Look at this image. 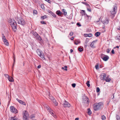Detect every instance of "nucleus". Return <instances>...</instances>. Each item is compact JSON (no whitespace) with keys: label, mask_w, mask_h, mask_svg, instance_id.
<instances>
[{"label":"nucleus","mask_w":120,"mask_h":120,"mask_svg":"<svg viewBox=\"0 0 120 120\" xmlns=\"http://www.w3.org/2000/svg\"><path fill=\"white\" fill-rule=\"evenodd\" d=\"M9 21L13 30L14 31H16L17 30V23L13 19H10Z\"/></svg>","instance_id":"obj_1"},{"label":"nucleus","mask_w":120,"mask_h":120,"mask_svg":"<svg viewBox=\"0 0 120 120\" xmlns=\"http://www.w3.org/2000/svg\"><path fill=\"white\" fill-rule=\"evenodd\" d=\"M109 76L107 77L105 73H102L100 75V77L101 79L104 81H105L107 82H109L111 80V79L108 77Z\"/></svg>","instance_id":"obj_2"},{"label":"nucleus","mask_w":120,"mask_h":120,"mask_svg":"<svg viewBox=\"0 0 120 120\" xmlns=\"http://www.w3.org/2000/svg\"><path fill=\"white\" fill-rule=\"evenodd\" d=\"M103 105L102 102L96 103L94 105V109L95 111L99 110L101 108Z\"/></svg>","instance_id":"obj_3"},{"label":"nucleus","mask_w":120,"mask_h":120,"mask_svg":"<svg viewBox=\"0 0 120 120\" xmlns=\"http://www.w3.org/2000/svg\"><path fill=\"white\" fill-rule=\"evenodd\" d=\"M22 115L24 120H28L29 116V114L28 112L26 110L23 112Z\"/></svg>","instance_id":"obj_4"},{"label":"nucleus","mask_w":120,"mask_h":120,"mask_svg":"<svg viewBox=\"0 0 120 120\" xmlns=\"http://www.w3.org/2000/svg\"><path fill=\"white\" fill-rule=\"evenodd\" d=\"M37 52L38 55L43 60L45 59V58L44 57V55L42 53V51L38 49L37 50Z\"/></svg>","instance_id":"obj_5"},{"label":"nucleus","mask_w":120,"mask_h":120,"mask_svg":"<svg viewBox=\"0 0 120 120\" xmlns=\"http://www.w3.org/2000/svg\"><path fill=\"white\" fill-rule=\"evenodd\" d=\"M101 57L104 61H106L109 59V56L107 55H105L103 54H101Z\"/></svg>","instance_id":"obj_6"},{"label":"nucleus","mask_w":120,"mask_h":120,"mask_svg":"<svg viewBox=\"0 0 120 120\" xmlns=\"http://www.w3.org/2000/svg\"><path fill=\"white\" fill-rule=\"evenodd\" d=\"M18 23L22 25H23L25 24V22L24 20L22 18H21L18 19Z\"/></svg>","instance_id":"obj_7"},{"label":"nucleus","mask_w":120,"mask_h":120,"mask_svg":"<svg viewBox=\"0 0 120 120\" xmlns=\"http://www.w3.org/2000/svg\"><path fill=\"white\" fill-rule=\"evenodd\" d=\"M117 7L116 5L114 6L112 8V10L110 11V12L111 14L113 15L116 14V9Z\"/></svg>","instance_id":"obj_8"},{"label":"nucleus","mask_w":120,"mask_h":120,"mask_svg":"<svg viewBox=\"0 0 120 120\" xmlns=\"http://www.w3.org/2000/svg\"><path fill=\"white\" fill-rule=\"evenodd\" d=\"M11 111L15 113H16L18 112L17 110L13 106H11L10 107Z\"/></svg>","instance_id":"obj_9"},{"label":"nucleus","mask_w":120,"mask_h":120,"mask_svg":"<svg viewBox=\"0 0 120 120\" xmlns=\"http://www.w3.org/2000/svg\"><path fill=\"white\" fill-rule=\"evenodd\" d=\"M82 102L84 103H88V98L86 96H84L83 98Z\"/></svg>","instance_id":"obj_10"},{"label":"nucleus","mask_w":120,"mask_h":120,"mask_svg":"<svg viewBox=\"0 0 120 120\" xmlns=\"http://www.w3.org/2000/svg\"><path fill=\"white\" fill-rule=\"evenodd\" d=\"M63 105L64 107H69L71 106L70 104L65 100Z\"/></svg>","instance_id":"obj_11"},{"label":"nucleus","mask_w":120,"mask_h":120,"mask_svg":"<svg viewBox=\"0 0 120 120\" xmlns=\"http://www.w3.org/2000/svg\"><path fill=\"white\" fill-rule=\"evenodd\" d=\"M37 39L41 42L42 41V40L40 36L38 34L36 37Z\"/></svg>","instance_id":"obj_12"},{"label":"nucleus","mask_w":120,"mask_h":120,"mask_svg":"<svg viewBox=\"0 0 120 120\" xmlns=\"http://www.w3.org/2000/svg\"><path fill=\"white\" fill-rule=\"evenodd\" d=\"M16 100L21 104H23V105H26L25 103L24 102H23L22 101L19 100L18 98H16Z\"/></svg>","instance_id":"obj_13"},{"label":"nucleus","mask_w":120,"mask_h":120,"mask_svg":"<svg viewBox=\"0 0 120 120\" xmlns=\"http://www.w3.org/2000/svg\"><path fill=\"white\" fill-rule=\"evenodd\" d=\"M97 41V40H96L95 41H93L90 44V46L92 48H94L95 47V46L94 45V42H96Z\"/></svg>","instance_id":"obj_14"},{"label":"nucleus","mask_w":120,"mask_h":120,"mask_svg":"<svg viewBox=\"0 0 120 120\" xmlns=\"http://www.w3.org/2000/svg\"><path fill=\"white\" fill-rule=\"evenodd\" d=\"M86 4L87 6V10L89 12H91V9L90 8V6L89 4Z\"/></svg>","instance_id":"obj_15"},{"label":"nucleus","mask_w":120,"mask_h":120,"mask_svg":"<svg viewBox=\"0 0 120 120\" xmlns=\"http://www.w3.org/2000/svg\"><path fill=\"white\" fill-rule=\"evenodd\" d=\"M10 120H20L19 119L15 117H11L10 118Z\"/></svg>","instance_id":"obj_16"},{"label":"nucleus","mask_w":120,"mask_h":120,"mask_svg":"<svg viewBox=\"0 0 120 120\" xmlns=\"http://www.w3.org/2000/svg\"><path fill=\"white\" fill-rule=\"evenodd\" d=\"M8 79L10 82H12L14 81V80L13 78L10 76L9 78H8Z\"/></svg>","instance_id":"obj_17"},{"label":"nucleus","mask_w":120,"mask_h":120,"mask_svg":"<svg viewBox=\"0 0 120 120\" xmlns=\"http://www.w3.org/2000/svg\"><path fill=\"white\" fill-rule=\"evenodd\" d=\"M109 22V20H105L103 21V24H107Z\"/></svg>","instance_id":"obj_18"},{"label":"nucleus","mask_w":120,"mask_h":120,"mask_svg":"<svg viewBox=\"0 0 120 120\" xmlns=\"http://www.w3.org/2000/svg\"><path fill=\"white\" fill-rule=\"evenodd\" d=\"M56 13L59 16H61L62 14V13L61 12L59 11H57L56 12Z\"/></svg>","instance_id":"obj_19"},{"label":"nucleus","mask_w":120,"mask_h":120,"mask_svg":"<svg viewBox=\"0 0 120 120\" xmlns=\"http://www.w3.org/2000/svg\"><path fill=\"white\" fill-rule=\"evenodd\" d=\"M53 103L55 104V105L56 106L57 105L58 103H57L56 102V100L54 98V99L52 101Z\"/></svg>","instance_id":"obj_20"},{"label":"nucleus","mask_w":120,"mask_h":120,"mask_svg":"<svg viewBox=\"0 0 120 120\" xmlns=\"http://www.w3.org/2000/svg\"><path fill=\"white\" fill-rule=\"evenodd\" d=\"M80 43V42L78 40H76V41L74 42L75 44L76 45H77Z\"/></svg>","instance_id":"obj_21"},{"label":"nucleus","mask_w":120,"mask_h":120,"mask_svg":"<svg viewBox=\"0 0 120 120\" xmlns=\"http://www.w3.org/2000/svg\"><path fill=\"white\" fill-rule=\"evenodd\" d=\"M2 39L3 41L7 40L5 36H4L3 35V34H2Z\"/></svg>","instance_id":"obj_22"},{"label":"nucleus","mask_w":120,"mask_h":120,"mask_svg":"<svg viewBox=\"0 0 120 120\" xmlns=\"http://www.w3.org/2000/svg\"><path fill=\"white\" fill-rule=\"evenodd\" d=\"M4 44L8 46L9 45V43L7 40L3 41Z\"/></svg>","instance_id":"obj_23"},{"label":"nucleus","mask_w":120,"mask_h":120,"mask_svg":"<svg viewBox=\"0 0 120 120\" xmlns=\"http://www.w3.org/2000/svg\"><path fill=\"white\" fill-rule=\"evenodd\" d=\"M87 113L89 115H90L91 114V112L90 109H88Z\"/></svg>","instance_id":"obj_24"},{"label":"nucleus","mask_w":120,"mask_h":120,"mask_svg":"<svg viewBox=\"0 0 120 120\" xmlns=\"http://www.w3.org/2000/svg\"><path fill=\"white\" fill-rule=\"evenodd\" d=\"M100 34V32H96L95 35L96 37H98Z\"/></svg>","instance_id":"obj_25"},{"label":"nucleus","mask_w":120,"mask_h":120,"mask_svg":"<svg viewBox=\"0 0 120 120\" xmlns=\"http://www.w3.org/2000/svg\"><path fill=\"white\" fill-rule=\"evenodd\" d=\"M62 12L64 13V15H67V13L65 9H62Z\"/></svg>","instance_id":"obj_26"},{"label":"nucleus","mask_w":120,"mask_h":120,"mask_svg":"<svg viewBox=\"0 0 120 120\" xmlns=\"http://www.w3.org/2000/svg\"><path fill=\"white\" fill-rule=\"evenodd\" d=\"M45 107L46 108L48 111H49V112H50V108L46 105H45Z\"/></svg>","instance_id":"obj_27"},{"label":"nucleus","mask_w":120,"mask_h":120,"mask_svg":"<svg viewBox=\"0 0 120 120\" xmlns=\"http://www.w3.org/2000/svg\"><path fill=\"white\" fill-rule=\"evenodd\" d=\"M67 66H65L64 67V68L62 67L61 68L62 69L64 70H65L66 71L67 70Z\"/></svg>","instance_id":"obj_28"},{"label":"nucleus","mask_w":120,"mask_h":120,"mask_svg":"<svg viewBox=\"0 0 120 120\" xmlns=\"http://www.w3.org/2000/svg\"><path fill=\"white\" fill-rule=\"evenodd\" d=\"M33 34L35 37L38 34L35 32H33Z\"/></svg>","instance_id":"obj_29"},{"label":"nucleus","mask_w":120,"mask_h":120,"mask_svg":"<svg viewBox=\"0 0 120 120\" xmlns=\"http://www.w3.org/2000/svg\"><path fill=\"white\" fill-rule=\"evenodd\" d=\"M101 118L102 120H105L106 118L104 115H102L101 116Z\"/></svg>","instance_id":"obj_30"},{"label":"nucleus","mask_w":120,"mask_h":120,"mask_svg":"<svg viewBox=\"0 0 120 120\" xmlns=\"http://www.w3.org/2000/svg\"><path fill=\"white\" fill-rule=\"evenodd\" d=\"M49 99L51 100L52 101V100L54 99V98L53 97L51 96V95L50 94L49 95Z\"/></svg>","instance_id":"obj_31"},{"label":"nucleus","mask_w":120,"mask_h":120,"mask_svg":"<svg viewBox=\"0 0 120 120\" xmlns=\"http://www.w3.org/2000/svg\"><path fill=\"white\" fill-rule=\"evenodd\" d=\"M90 81H88L87 82H86V84L87 86L88 87H89L90 86V84H89Z\"/></svg>","instance_id":"obj_32"},{"label":"nucleus","mask_w":120,"mask_h":120,"mask_svg":"<svg viewBox=\"0 0 120 120\" xmlns=\"http://www.w3.org/2000/svg\"><path fill=\"white\" fill-rule=\"evenodd\" d=\"M78 50L79 51L81 52L82 51L83 49L80 47L78 48Z\"/></svg>","instance_id":"obj_33"},{"label":"nucleus","mask_w":120,"mask_h":120,"mask_svg":"<svg viewBox=\"0 0 120 120\" xmlns=\"http://www.w3.org/2000/svg\"><path fill=\"white\" fill-rule=\"evenodd\" d=\"M46 17V15H44V16H41V19L42 20H43L44 19H45Z\"/></svg>","instance_id":"obj_34"},{"label":"nucleus","mask_w":120,"mask_h":120,"mask_svg":"<svg viewBox=\"0 0 120 120\" xmlns=\"http://www.w3.org/2000/svg\"><path fill=\"white\" fill-rule=\"evenodd\" d=\"M116 117L117 120H120V116L118 115H116Z\"/></svg>","instance_id":"obj_35"},{"label":"nucleus","mask_w":120,"mask_h":120,"mask_svg":"<svg viewBox=\"0 0 120 120\" xmlns=\"http://www.w3.org/2000/svg\"><path fill=\"white\" fill-rule=\"evenodd\" d=\"M88 37H91L93 35L92 34H88Z\"/></svg>","instance_id":"obj_36"},{"label":"nucleus","mask_w":120,"mask_h":120,"mask_svg":"<svg viewBox=\"0 0 120 120\" xmlns=\"http://www.w3.org/2000/svg\"><path fill=\"white\" fill-rule=\"evenodd\" d=\"M100 91V89L99 87H97L96 90V91L97 92H99Z\"/></svg>","instance_id":"obj_37"},{"label":"nucleus","mask_w":120,"mask_h":120,"mask_svg":"<svg viewBox=\"0 0 120 120\" xmlns=\"http://www.w3.org/2000/svg\"><path fill=\"white\" fill-rule=\"evenodd\" d=\"M41 8L43 9H45L44 5L43 4H41Z\"/></svg>","instance_id":"obj_38"},{"label":"nucleus","mask_w":120,"mask_h":120,"mask_svg":"<svg viewBox=\"0 0 120 120\" xmlns=\"http://www.w3.org/2000/svg\"><path fill=\"white\" fill-rule=\"evenodd\" d=\"M41 23L43 24H46V23L45 22L43 21H41Z\"/></svg>","instance_id":"obj_39"},{"label":"nucleus","mask_w":120,"mask_h":120,"mask_svg":"<svg viewBox=\"0 0 120 120\" xmlns=\"http://www.w3.org/2000/svg\"><path fill=\"white\" fill-rule=\"evenodd\" d=\"M75 86L76 84L75 83H73L72 84V86L74 88L75 87Z\"/></svg>","instance_id":"obj_40"},{"label":"nucleus","mask_w":120,"mask_h":120,"mask_svg":"<svg viewBox=\"0 0 120 120\" xmlns=\"http://www.w3.org/2000/svg\"><path fill=\"white\" fill-rule=\"evenodd\" d=\"M76 25L77 26H81V25L80 24V23L79 22L77 23L76 24Z\"/></svg>","instance_id":"obj_41"},{"label":"nucleus","mask_w":120,"mask_h":120,"mask_svg":"<svg viewBox=\"0 0 120 120\" xmlns=\"http://www.w3.org/2000/svg\"><path fill=\"white\" fill-rule=\"evenodd\" d=\"M33 13L34 14H36L37 13V11L36 10H34L33 11Z\"/></svg>","instance_id":"obj_42"},{"label":"nucleus","mask_w":120,"mask_h":120,"mask_svg":"<svg viewBox=\"0 0 120 120\" xmlns=\"http://www.w3.org/2000/svg\"><path fill=\"white\" fill-rule=\"evenodd\" d=\"M35 116L34 115H31V116H30V117L31 119H32L33 118H34Z\"/></svg>","instance_id":"obj_43"},{"label":"nucleus","mask_w":120,"mask_h":120,"mask_svg":"<svg viewBox=\"0 0 120 120\" xmlns=\"http://www.w3.org/2000/svg\"><path fill=\"white\" fill-rule=\"evenodd\" d=\"M7 78H9L10 76H9L8 75V74H5L4 75Z\"/></svg>","instance_id":"obj_44"},{"label":"nucleus","mask_w":120,"mask_h":120,"mask_svg":"<svg viewBox=\"0 0 120 120\" xmlns=\"http://www.w3.org/2000/svg\"><path fill=\"white\" fill-rule=\"evenodd\" d=\"M98 65L97 64L95 66V67L96 69H97L98 68Z\"/></svg>","instance_id":"obj_45"},{"label":"nucleus","mask_w":120,"mask_h":120,"mask_svg":"<svg viewBox=\"0 0 120 120\" xmlns=\"http://www.w3.org/2000/svg\"><path fill=\"white\" fill-rule=\"evenodd\" d=\"M69 35L71 36H72L73 35V33L72 32H71Z\"/></svg>","instance_id":"obj_46"},{"label":"nucleus","mask_w":120,"mask_h":120,"mask_svg":"<svg viewBox=\"0 0 120 120\" xmlns=\"http://www.w3.org/2000/svg\"><path fill=\"white\" fill-rule=\"evenodd\" d=\"M110 50L109 49H108L107 50L106 52L107 53H109Z\"/></svg>","instance_id":"obj_47"},{"label":"nucleus","mask_w":120,"mask_h":120,"mask_svg":"<svg viewBox=\"0 0 120 120\" xmlns=\"http://www.w3.org/2000/svg\"><path fill=\"white\" fill-rule=\"evenodd\" d=\"M88 34H84V36L86 37H88Z\"/></svg>","instance_id":"obj_48"},{"label":"nucleus","mask_w":120,"mask_h":120,"mask_svg":"<svg viewBox=\"0 0 120 120\" xmlns=\"http://www.w3.org/2000/svg\"><path fill=\"white\" fill-rule=\"evenodd\" d=\"M112 53V54H114V51L113 49H112L111 51Z\"/></svg>","instance_id":"obj_49"},{"label":"nucleus","mask_w":120,"mask_h":120,"mask_svg":"<svg viewBox=\"0 0 120 120\" xmlns=\"http://www.w3.org/2000/svg\"><path fill=\"white\" fill-rule=\"evenodd\" d=\"M74 39V37H72L70 38V39L71 40H73Z\"/></svg>","instance_id":"obj_50"},{"label":"nucleus","mask_w":120,"mask_h":120,"mask_svg":"<svg viewBox=\"0 0 120 120\" xmlns=\"http://www.w3.org/2000/svg\"><path fill=\"white\" fill-rule=\"evenodd\" d=\"M52 15L53 17H56V15L55 14H54L53 13H52Z\"/></svg>","instance_id":"obj_51"},{"label":"nucleus","mask_w":120,"mask_h":120,"mask_svg":"<svg viewBox=\"0 0 120 120\" xmlns=\"http://www.w3.org/2000/svg\"><path fill=\"white\" fill-rule=\"evenodd\" d=\"M41 65H39L37 67L38 68H41Z\"/></svg>","instance_id":"obj_52"},{"label":"nucleus","mask_w":120,"mask_h":120,"mask_svg":"<svg viewBox=\"0 0 120 120\" xmlns=\"http://www.w3.org/2000/svg\"><path fill=\"white\" fill-rule=\"evenodd\" d=\"M50 113L52 116H53V115L54 114L51 111H50Z\"/></svg>","instance_id":"obj_53"},{"label":"nucleus","mask_w":120,"mask_h":120,"mask_svg":"<svg viewBox=\"0 0 120 120\" xmlns=\"http://www.w3.org/2000/svg\"><path fill=\"white\" fill-rule=\"evenodd\" d=\"M70 51L71 52V53H72V52H73V50L72 49H71L70 50Z\"/></svg>","instance_id":"obj_54"},{"label":"nucleus","mask_w":120,"mask_h":120,"mask_svg":"<svg viewBox=\"0 0 120 120\" xmlns=\"http://www.w3.org/2000/svg\"><path fill=\"white\" fill-rule=\"evenodd\" d=\"M119 46H116V47H114V48H117L118 49V48H119Z\"/></svg>","instance_id":"obj_55"},{"label":"nucleus","mask_w":120,"mask_h":120,"mask_svg":"<svg viewBox=\"0 0 120 120\" xmlns=\"http://www.w3.org/2000/svg\"><path fill=\"white\" fill-rule=\"evenodd\" d=\"M88 42V41H87V40H86L85 42V44H87V43Z\"/></svg>","instance_id":"obj_56"},{"label":"nucleus","mask_w":120,"mask_h":120,"mask_svg":"<svg viewBox=\"0 0 120 120\" xmlns=\"http://www.w3.org/2000/svg\"><path fill=\"white\" fill-rule=\"evenodd\" d=\"M75 120H79V118H76L75 119Z\"/></svg>","instance_id":"obj_57"},{"label":"nucleus","mask_w":120,"mask_h":120,"mask_svg":"<svg viewBox=\"0 0 120 120\" xmlns=\"http://www.w3.org/2000/svg\"><path fill=\"white\" fill-rule=\"evenodd\" d=\"M49 13H51V14H52V13H53L51 11H49Z\"/></svg>","instance_id":"obj_58"},{"label":"nucleus","mask_w":120,"mask_h":120,"mask_svg":"<svg viewBox=\"0 0 120 120\" xmlns=\"http://www.w3.org/2000/svg\"><path fill=\"white\" fill-rule=\"evenodd\" d=\"M116 39H118V40H119V38H117V37H116Z\"/></svg>","instance_id":"obj_59"},{"label":"nucleus","mask_w":120,"mask_h":120,"mask_svg":"<svg viewBox=\"0 0 120 120\" xmlns=\"http://www.w3.org/2000/svg\"><path fill=\"white\" fill-rule=\"evenodd\" d=\"M85 46H86V47L87 46V44H85Z\"/></svg>","instance_id":"obj_60"},{"label":"nucleus","mask_w":120,"mask_h":120,"mask_svg":"<svg viewBox=\"0 0 120 120\" xmlns=\"http://www.w3.org/2000/svg\"><path fill=\"white\" fill-rule=\"evenodd\" d=\"M32 120H36L35 119H32Z\"/></svg>","instance_id":"obj_61"},{"label":"nucleus","mask_w":120,"mask_h":120,"mask_svg":"<svg viewBox=\"0 0 120 120\" xmlns=\"http://www.w3.org/2000/svg\"><path fill=\"white\" fill-rule=\"evenodd\" d=\"M14 62H15V59H14Z\"/></svg>","instance_id":"obj_62"},{"label":"nucleus","mask_w":120,"mask_h":120,"mask_svg":"<svg viewBox=\"0 0 120 120\" xmlns=\"http://www.w3.org/2000/svg\"><path fill=\"white\" fill-rule=\"evenodd\" d=\"M82 11H83V12L85 11H84V10H82Z\"/></svg>","instance_id":"obj_63"},{"label":"nucleus","mask_w":120,"mask_h":120,"mask_svg":"<svg viewBox=\"0 0 120 120\" xmlns=\"http://www.w3.org/2000/svg\"><path fill=\"white\" fill-rule=\"evenodd\" d=\"M100 67L101 68V66H100Z\"/></svg>","instance_id":"obj_64"}]
</instances>
